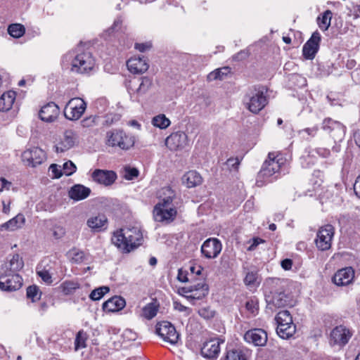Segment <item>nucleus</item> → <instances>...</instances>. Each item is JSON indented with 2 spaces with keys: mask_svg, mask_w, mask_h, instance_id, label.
Listing matches in <instances>:
<instances>
[{
  "mask_svg": "<svg viewBox=\"0 0 360 360\" xmlns=\"http://www.w3.org/2000/svg\"><path fill=\"white\" fill-rule=\"evenodd\" d=\"M112 243L123 252H129L139 246L143 240L140 227H124L113 233Z\"/></svg>",
  "mask_w": 360,
  "mask_h": 360,
  "instance_id": "nucleus-1",
  "label": "nucleus"
},
{
  "mask_svg": "<svg viewBox=\"0 0 360 360\" xmlns=\"http://www.w3.org/2000/svg\"><path fill=\"white\" fill-rule=\"evenodd\" d=\"M63 68L77 74H89L95 68V60L90 52L65 54L62 60Z\"/></svg>",
  "mask_w": 360,
  "mask_h": 360,
  "instance_id": "nucleus-2",
  "label": "nucleus"
},
{
  "mask_svg": "<svg viewBox=\"0 0 360 360\" xmlns=\"http://www.w3.org/2000/svg\"><path fill=\"white\" fill-rule=\"evenodd\" d=\"M167 191L169 195L164 197V202H159L153 209V218L156 221L169 223L176 216V210L171 207L174 195L170 190Z\"/></svg>",
  "mask_w": 360,
  "mask_h": 360,
  "instance_id": "nucleus-3",
  "label": "nucleus"
},
{
  "mask_svg": "<svg viewBox=\"0 0 360 360\" xmlns=\"http://www.w3.org/2000/svg\"><path fill=\"white\" fill-rule=\"evenodd\" d=\"M286 160L279 153L271 152L268 155V159L263 163L259 175L263 178H269L275 175L274 178H281L278 174L285 165Z\"/></svg>",
  "mask_w": 360,
  "mask_h": 360,
  "instance_id": "nucleus-4",
  "label": "nucleus"
},
{
  "mask_svg": "<svg viewBox=\"0 0 360 360\" xmlns=\"http://www.w3.org/2000/svg\"><path fill=\"white\" fill-rule=\"evenodd\" d=\"M134 138L122 130L114 129L106 134V143L109 146L128 150L134 145Z\"/></svg>",
  "mask_w": 360,
  "mask_h": 360,
  "instance_id": "nucleus-5",
  "label": "nucleus"
},
{
  "mask_svg": "<svg viewBox=\"0 0 360 360\" xmlns=\"http://www.w3.org/2000/svg\"><path fill=\"white\" fill-rule=\"evenodd\" d=\"M244 104L250 112L257 114L267 104V98L263 90L254 89L245 95Z\"/></svg>",
  "mask_w": 360,
  "mask_h": 360,
  "instance_id": "nucleus-6",
  "label": "nucleus"
},
{
  "mask_svg": "<svg viewBox=\"0 0 360 360\" xmlns=\"http://www.w3.org/2000/svg\"><path fill=\"white\" fill-rule=\"evenodd\" d=\"M79 143V136L72 129H66L57 141L55 148L56 153H65L74 148Z\"/></svg>",
  "mask_w": 360,
  "mask_h": 360,
  "instance_id": "nucleus-7",
  "label": "nucleus"
},
{
  "mask_svg": "<svg viewBox=\"0 0 360 360\" xmlns=\"http://www.w3.org/2000/svg\"><path fill=\"white\" fill-rule=\"evenodd\" d=\"M86 103L80 98L70 99L64 109L65 117L70 120H77L84 114Z\"/></svg>",
  "mask_w": 360,
  "mask_h": 360,
  "instance_id": "nucleus-8",
  "label": "nucleus"
},
{
  "mask_svg": "<svg viewBox=\"0 0 360 360\" xmlns=\"http://www.w3.org/2000/svg\"><path fill=\"white\" fill-rule=\"evenodd\" d=\"M335 229L332 225L326 224L321 226L319 229L315 239L316 247L322 251L330 249Z\"/></svg>",
  "mask_w": 360,
  "mask_h": 360,
  "instance_id": "nucleus-9",
  "label": "nucleus"
},
{
  "mask_svg": "<svg viewBox=\"0 0 360 360\" xmlns=\"http://www.w3.org/2000/svg\"><path fill=\"white\" fill-rule=\"evenodd\" d=\"M322 129L334 139L335 142L342 141L346 132V128L342 123L331 118H326L323 121Z\"/></svg>",
  "mask_w": 360,
  "mask_h": 360,
  "instance_id": "nucleus-10",
  "label": "nucleus"
},
{
  "mask_svg": "<svg viewBox=\"0 0 360 360\" xmlns=\"http://www.w3.org/2000/svg\"><path fill=\"white\" fill-rule=\"evenodd\" d=\"M156 333L164 341L172 345L177 343L179 338V335L176 328L168 321L158 323L156 326Z\"/></svg>",
  "mask_w": 360,
  "mask_h": 360,
  "instance_id": "nucleus-11",
  "label": "nucleus"
},
{
  "mask_svg": "<svg viewBox=\"0 0 360 360\" xmlns=\"http://www.w3.org/2000/svg\"><path fill=\"white\" fill-rule=\"evenodd\" d=\"M46 160L45 152L38 148L32 147L25 150L22 154V160L27 166L35 167Z\"/></svg>",
  "mask_w": 360,
  "mask_h": 360,
  "instance_id": "nucleus-12",
  "label": "nucleus"
},
{
  "mask_svg": "<svg viewBox=\"0 0 360 360\" xmlns=\"http://www.w3.org/2000/svg\"><path fill=\"white\" fill-rule=\"evenodd\" d=\"M188 144L186 134L181 131L172 133L165 139V146L171 151L182 150Z\"/></svg>",
  "mask_w": 360,
  "mask_h": 360,
  "instance_id": "nucleus-13",
  "label": "nucleus"
},
{
  "mask_svg": "<svg viewBox=\"0 0 360 360\" xmlns=\"http://www.w3.org/2000/svg\"><path fill=\"white\" fill-rule=\"evenodd\" d=\"M22 279L18 274H4L1 272L0 289L4 291H15L21 288Z\"/></svg>",
  "mask_w": 360,
  "mask_h": 360,
  "instance_id": "nucleus-14",
  "label": "nucleus"
},
{
  "mask_svg": "<svg viewBox=\"0 0 360 360\" xmlns=\"http://www.w3.org/2000/svg\"><path fill=\"white\" fill-rule=\"evenodd\" d=\"M221 248V243L217 238H209L203 243L201 252L205 257L212 259L218 256Z\"/></svg>",
  "mask_w": 360,
  "mask_h": 360,
  "instance_id": "nucleus-15",
  "label": "nucleus"
},
{
  "mask_svg": "<svg viewBox=\"0 0 360 360\" xmlns=\"http://www.w3.org/2000/svg\"><path fill=\"white\" fill-rule=\"evenodd\" d=\"M245 340L255 346H264L267 342V333L261 328H255L247 331L244 335Z\"/></svg>",
  "mask_w": 360,
  "mask_h": 360,
  "instance_id": "nucleus-16",
  "label": "nucleus"
},
{
  "mask_svg": "<svg viewBox=\"0 0 360 360\" xmlns=\"http://www.w3.org/2000/svg\"><path fill=\"white\" fill-rule=\"evenodd\" d=\"M59 115V107L53 102H50L43 105L39 112L40 119L46 122H55Z\"/></svg>",
  "mask_w": 360,
  "mask_h": 360,
  "instance_id": "nucleus-17",
  "label": "nucleus"
},
{
  "mask_svg": "<svg viewBox=\"0 0 360 360\" xmlns=\"http://www.w3.org/2000/svg\"><path fill=\"white\" fill-rule=\"evenodd\" d=\"M221 343H224V341L220 340L219 338L206 341L201 348V354L209 359H216L220 352Z\"/></svg>",
  "mask_w": 360,
  "mask_h": 360,
  "instance_id": "nucleus-18",
  "label": "nucleus"
},
{
  "mask_svg": "<svg viewBox=\"0 0 360 360\" xmlns=\"http://www.w3.org/2000/svg\"><path fill=\"white\" fill-rule=\"evenodd\" d=\"M321 35L319 32H314L311 38L306 42L302 49L303 56L307 59H312L318 51Z\"/></svg>",
  "mask_w": 360,
  "mask_h": 360,
  "instance_id": "nucleus-19",
  "label": "nucleus"
},
{
  "mask_svg": "<svg viewBox=\"0 0 360 360\" xmlns=\"http://www.w3.org/2000/svg\"><path fill=\"white\" fill-rule=\"evenodd\" d=\"M24 266L22 258L18 255H13L9 259L5 262L1 268V272L4 274H17Z\"/></svg>",
  "mask_w": 360,
  "mask_h": 360,
  "instance_id": "nucleus-20",
  "label": "nucleus"
},
{
  "mask_svg": "<svg viewBox=\"0 0 360 360\" xmlns=\"http://www.w3.org/2000/svg\"><path fill=\"white\" fill-rule=\"evenodd\" d=\"M267 307L273 309V307H283L288 303V297L283 292H270L266 295Z\"/></svg>",
  "mask_w": 360,
  "mask_h": 360,
  "instance_id": "nucleus-21",
  "label": "nucleus"
},
{
  "mask_svg": "<svg viewBox=\"0 0 360 360\" xmlns=\"http://www.w3.org/2000/svg\"><path fill=\"white\" fill-rule=\"evenodd\" d=\"M354 278V269L352 267H345L335 274L333 281L337 285H347L352 282Z\"/></svg>",
  "mask_w": 360,
  "mask_h": 360,
  "instance_id": "nucleus-22",
  "label": "nucleus"
},
{
  "mask_svg": "<svg viewBox=\"0 0 360 360\" xmlns=\"http://www.w3.org/2000/svg\"><path fill=\"white\" fill-rule=\"evenodd\" d=\"M128 70L134 74H141L145 72L149 68L144 57L134 56L127 62Z\"/></svg>",
  "mask_w": 360,
  "mask_h": 360,
  "instance_id": "nucleus-23",
  "label": "nucleus"
},
{
  "mask_svg": "<svg viewBox=\"0 0 360 360\" xmlns=\"http://www.w3.org/2000/svg\"><path fill=\"white\" fill-rule=\"evenodd\" d=\"M350 338L349 330L342 326L335 327L330 333V340L336 345H344Z\"/></svg>",
  "mask_w": 360,
  "mask_h": 360,
  "instance_id": "nucleus-24",
  "label": "nucleus"
},
{
  "mask_svg": "<svg viewBox=\"0 0 360 360\" xmlns=\"http://www.w3.org/2000/svg\"><path fill=\"white\" fill-rule=\"evenodd\" d=\"M108 223L107 217L102 214L90 217L86 221V225L91 231L99 232L106 229Z\"/></svg>",
  "mask_w": 360,
  "mask_h": 360,
  "instance_id": "nucleus-25",
  "label": "nucleus"
},
{
  "mask_svg": "<svg viewBox=\"0 0 360 360\" xmlns=\"http://www.w3.org/2000/svg\"><path fill=\"white\" fill-rule=\"evenodd\" d=\"M125 304V300L122 297L115 296L103 304V309L108 312H115L122 309Z\"/></svg>",
  "mask_w": 360,
  "mask_h": 360,
  "instance_id": "nucleus-26",
  "label": "nucleus"
},
{
  "mask_svg": "<svg viewBox=\"0 0 360 360\" xmlns=\"http://www.w3.org/2000/svg\"><path fill=\"white\" fill-rule=\"evenodd\" d=\"M25 223V216L22 214H17L15 217L8 220L0 226V230L13 231L22 228Z\"/></svg>",
  "mask_w": 360,
  "mask_h": 360,
  "instance_id": "nucleus-27",
  "label": "nucleus"
},
{
  "mask_svg": "<svg viewBox=\"0 0 360 360\" xmlns=\"http://www.w3.org/2000/svg\"><path fill=\"white\" fill-rule=\"evenodd\" d=\"M91 193V190L81 184H76L69 191V197L76 201L86 198Z\"/></svg>",
  "mask_w": 360,
  "mask_h": 360,
  "instance_id": "nucleus-28",
  "label": "nucleus"
},
{
  "mask_svg": "<svg viewBox=\"0 0 360 360\" xmlns=\"http://www.w3.org/2000/svg\"><path fill=\"white\" fill-rule=\"evenodd\" d=\"M313 153L314 151L310 152L307 155L303 156L301 158V164L303 167H309L311 164L314 163V158H313L314 154H311ZM314 153H317L322 158H327L330 155V150L325 148H319L314 150Z\"/></svg>",
  "mask_w": 360,
  "mask_h": 360,
  "instance_id": "nucleus-29",
  "label": "nucleus"
},
{
  "mask_svg": "<svg viewBox=\"0 0 360 360\" xmlns=\"http://www.w3.org/2000/svg\"><path fill=\"white\" fill-rule=\"evenodd\" d=\"M15 96V92L13 91L4 93L0 97V111L9 110L14 103Z\"/></svg>",
  "mask_w": 360,
  "mask_h": 360,
  "instance_id": "nucleus-30",
  "label": "nucleus"
},
{
  "mask_svg": "<svg viewBox=\"0 0 360 360\" xmlns=\"http://www.w3.org/2000/svg\"><path fill=\"white\" fill-rule=\"evenodd\" d=\"M93 180H116L117 174L112 170L95 169L92 174Z\"/></svg>",
  "mask_w": 360,
  "mask_h": 360,
  "instance_id": "nucleus-31",
  "label": "nucleus"
},
{
  "mask_svg": "<svg viewBox=\"0 0 360 360\" xmlns=\"http://www.w3.org/2000/svg\"><path fill=\"white\" fill-rule=\"evenodd\" d=\"M296 331V327L294 323L281 324L277 326V334L283 339H288L292 337Z\"/></svg>",
  "mask_w": 360,
  "mask_h": 360,
  "instance_id": "nucleus-32",
  "label": "nucleus"
},
{
  "mask_svg": "<svg viewBox=\"0 0 360 360\" xmlns=\"http://www.w3.org/2000/svg\"><path fill=\"white\" fill-rule=\"evenodd\" d=\"M248 352L242 349H232L227 351L225 360H248Z\"/></svg>",
  "mask_w": 360,
  "mask_h": 360,
  "instance_id": "nucleus-33",
  "label": "nucleus"
},
{
  "mask_svg": "<svg viewBox=\"0 0 360 360\" xmlns=\"http://www.w3.org/2000/svg\"><path fill=\"white\" fill-rule=\"evenodd\" d=\"M230 72L229 67L218 68L211 72L207 77L209 82L214 80H223L224 77Z\"/></svg>",
  "mask_w": 360,
  "mask_h": 360,
  "instance_id": "nucleus-34",
  "label": "nucleus"
},
{
  "mask_svg": "<svg viewBox=\"0 0 360 360\" xmlns=\"http://www.w3.org/2000/svg\"><path fill=\"white\" fill-rule=\"evenodd\" d=\"M332 18V13L330 11H326L321 17L318 18V25L321 30L326 31L328 29L330 25V20Z\"/></svg>",
  "mask_w": 360,
  "mask_h": 360,
  "instance_id": "nucleus-35",
  "label": "nucleus"
},
{
  "mask_svg": "<svg viewBox=\"0 0 360 360\" xmlns=\"http://www.w3.org/2000/svg\"><path fill=\"white\" fill-rule=\"evenodd\" d=\"M276 321L277 326H281V324H291L292 322V317L290 312L287 310H283L279 311L276 316Z\"/></svg>",
  "mask_w": 360,
  "mask_h": 360,
  "instance_id": "nucleus-36",
  "label": "nucleus"
},
{
  "mask_svg": "<svg viewBox=\"0 0 360 360\" xmlns=\"http://www.w3.org/2000/svg\"><path fill=\"white\" fill-rule=\"evenodd\" d=\"M152 124L160 129L167 128L170 124V120L163 114L155 116L152 120Z\"/></svg>",
  "mask_w": 360,
  "mask_h": 360,
  "instance_id": "nucleus-37",
  "label": "nucleus"
},
{
  "mask_svg": "<svg viewBox=\"0 0 360 360\" xmlns=\"http://www.w3.org/2000/svg\"><path fill=\"white\" fill-rule=\"evenodd\" d=\"M8 32L14 38H20L25 34V28L21 24H12L8 26Z\"/></svg>",
  "mask_w": 360,
  "mask_h": 360,
  "instance_id": "nucleus-38",
  "label": "nucleus"
},
{
  "mask_svg": "<svg viewBox=\"0 0 360 360\" xmlns=\"http://www.w3.org/2000/svg\"><path fill=\"white\" fill-rule=\"evenodd\" d=\"M198 290H191V294L186 295L187 297H191L195 300H200L205 297L209 292L208 285H201Z\"/></svg>",
  "mask_w": 360,
  "mask_h": 360,
  "instance_id": "nucleus-39",
  "label": "nucleus"
},
{
  "mask_svg": "<svg viewBox=\"0 0 360 360\" xmlns=\"http://www.w3.org/2000/svg\"><path fill=\"white\" fill-rule=\"evenodd\" d=\"M41 292L38 286L33 285L27 288V297L30 299L32 302H35L40 300Z\"/></svg>",
  "mask_w": 360,
  "mask_h": 360,
  "instance_id": "nucleus-40",
  "label": "nucleus"
},
{
  "mask_svg": "<svg viewBox=\"0 0 360 360\" xmlns=\"http://www.w3.org/2000/svg\"><path fill=\"white\" fill-rule=\"evenodd\" d=\"M60 288L62 289V292L65 295H71L77 289L79 288V285L78 283L72 281H68L63 282Z\"/></svg>",
  "mask_w": 360,
  "mask_h": 360,
  "instance_id": "nucleus-41",
  "label": "nucleus"
},
{
  "mask_svg": "<svg viewBox=\"0 0 360 360\" xmlns=\"http://www.w3.org/2000/svg\"><path fill=\"white\" fill-rule=\"evenodd\" d=\"M245 309L250 313V316H255L259 311V303L257 298H251L247 301Z\"/></svg>",
  "mask_w": 360,
  "mask_h": 360,
  "instance_id": "nucleus-42",
  "label": "nucleus"
},
{
  "mask_svg": "<svg viewBox=\"0 0 360 360\" xmlns=\"http://www.w3.org/2000/svg\"><path fill=\"white\" fill-rule=\"evenodd\" d=\"M240 165V160L238 158H230L224 164V169L229 170L231 173H236Z\"/></svg>",
  "mask_w": 360,
  "mask_h": 360,
  "instance_id": "nucleus-43",
  "label": "nucleus"
},
{
  "mask_svg": "<svg viewBox=\"0 0 360 360\" xmlns=\"http://www.w3.org/2000/svg\"><path fill=\"white\" fill-rule=\"evenodd\" d=\"M158 312L157 307L153 304H148L142 309V316L147 319H151L155 317Z\"/></svg>",
  "mask_w": 360,
  "mask_h": 360,
  "instance_id": "nucleus-44",
  "label": "nucleus"
},
{
  "mask_svg": "<svg viewBox=\"0 0 360 360\" xmlns=\"http://www.w3.org/2000/svg\"><path fill=\"white\" fill-rule=\"evenodd\" d=\"M69 256L71 260L77 264L82 263L85 258L84 252L77 248H73L70 250Z\"/></svg>",
  "mask_w": 360,
  "mask_h": 360,
  "instance_id": "nucleus-45",
  "label": "nucleus"
},
{
  "mask_svg": "<svg viewBox=\"0 0 360 360\" xmlns=\"http://www.w3.org/2000/svg\"><path fill=\"white\" fill-rule=\"evenodd\" d=\"M110 289L107 286H101L94 289L90 294L89 297L92 300H101L106 293L109 292Z\"/></svg>",
  "mask_w": 360,
  "mask_h": 360,
  "instance_id": "nucleus-46",
  "label": "nucleus"
},
{
  "mask_svg": "<svg viewBox=\"0 0 360 360\" xmlns=\"http://www.w3.org/2000/svg\"><path fill=\"white\" fill-rule=\"evenodd\" d=\"M152 85V80L147 77H143L141 78V82L136 89V94L142 95L146 93Z\"/></svg>",
  "mask_w": 360,
  "mask_h": 360,
  "instance_id": "nucleus-47",
  "label": "nucleus"
},
{
  "mask_svg": "<svg viewBox=\"0 0 360 360\" xmlns=\"http://www.w3.org/2000/svg\"><path fill=\"white\" fill-rule=\"evenodd\" d=\"M319 131V127L315 125L312 127H307L304 129L300 130L298 134L303 139H308L309 137H314Z\"/></svg>",
  "mask_w": 360,
  "mask_h": 360,
  "instance_id": "nucleus-48",
  "label": "nucleus"
},
{
  "mask_svg": "<svg viewBox=\"0 0 360 360\" xmlns=\"http://www.w3.org/2000/svg\"><path fill=\"white\" fill-rule=\"evenodd\" d=\"M139 175V171L136 167L126 166L123 169V177L127 180H131L137 178Z\"/></svg>",
  "mask_w": 360,
  "mask_h": 360,
  "instance_id": "nucleus-49",
  "label": "nucleus"
},
{
  "mask_svg": "<svg viewBox=\"0 0 360 360\" xmlns=\"http://www.w3.org/2000/svg\"><path fill=\"white\" fill-rule=\"evenodd\" d=\"M86 338L85 334L82 331H79L76 337L75 345V350H78L81 348H85Z\"/></svg>",
  "mask_w": 360,
  "mask_h": 360,
  "instance_id": "nucleus-50",
  "label": "nucleus"
},
{
  "mask_svg": "<svg viewBox=\"0 0 360 360\" xmlns=\"http://www.w3.org/2000/svg\"><path fill=\"white\" fill-rule=\"evenodd\" d=\"M120 115L114 112H110L104 116V124L110 126L114 123H116L120 120Z\"/></svg>",
  "mask_w": 360,
  "mask_h": 360,
  "instance_id": "nucleus-51",
  "label": "nucleus"
},
{
  "mask_svg": "<svg viewBox=\"0 0 360 360\" xmlns=\"http://www.w3.org/2000/svg\"><path fill=\"white\" fill-rule=\"evenodd\" d=\"M63 175L70 176L76 171V166L71 161H68L63 165L61 167Z\"/></svg>",
  "mask_w": 360,
  "mask_h": 360,
  "instance_id": "nucleus-52",
  "label": "nucleus"
},
{
  "mask_svg": "<svg viewBox=\"0 0 360 360\" xmlns=\"http://www.w3.org/2000/svg\"><path fill=\"white\" fill-rule=\"evenodd\" d=\"M49 172L50 173L52 178L58 179L63 176L62 169L60 165L56 164H52L49 168Z\"/></svg>",
  "mask_w": 360,
  "mask_h": 360,
  "instance_id": "nucleus-53",
  "label": "nucleus"
},
{
  "mask_svg": "<svg viewBox=\"0 0 360 360\" xmlns=\"http://www.w3.org/2000/svg\"><path fill=\"white\" fill-rule=\"evenodd\" d=\"M198 314L201 317L205 319H210L214 316L215 311L210 307H206L200 308L198 311Z\"/></svg>",
  "mask_w": 360,
  "mask_h": 360,
  "instance_id": "nucleus-54",
  "label": "nucleus"
},
{
  "mask_svg": "<svg viewBox=\"0 0 360 360\" xmlns=\"http://www.w3.org/2000/svg\"><path fill=\"white\" fill-rule=\"evenodd\" d=\"M198 179H202V176L196 170H189L184 174L181 180H195Z\"/></svg>",
  "mask_w": 360,
  "mask_h": 360,
  "instance_id": "nucleus-55",
  "label": "nucleus"
},
{
  "mask_svg": "<svg viewBox=\"0 0 360 360\" xmlns=\"http://www.w3.org/2000/svg\"><path fill=\"white\" fill-rule=\"evenodd\" d=\"M37 275L46 283L50 284L53 281L51 275L47 270L43 269V270L37 271Z\"/></svg>",
  "mask_w": 360,
  "mask_h": 360,
  "instance_id": "nucleus-56",
  "label": "nucleus"
},
{
  "mask_svg": "<svg viewBox=\"0 0 360 360\" xmlns=\"http://www.w3.org/2000/svg\"><path fill=\"white\" fill-rule=\"evenodd\" d=\"M65 234V230L63 226H58V225H56L53 226V236L56 239L61 238L62 237L64 236Z\"/></svg>",
  "mask_w": 360,
  "mask_h": 360,
  "instance_id": "nucleus-57",
  "label": "nucleus"
},
{
  "mask_svg": "<svg viewBox=\"0 0 360 360\" xmlns=\"http://www.w3.org/2000/svg\"><path fill=\"white\" fill-rule=\"evenodd\" d=\"M257 278V273L253 271L248 272L245 277L244 282L246 285H250L255 283Z\"/></svg>",
  "mask_w": 360,
  "mask_h": 360,
  "instance_id": "nucleus-58",
  "label": "nucleus"
},
{
  "mask_svg": "<svg viewBox=\"0 0 360 360\" xmlns=\"http://www.w3.org/2000/svg\"><path fill=\"white\" fill-rule=\"evenodd\" d=\"M152 46V44L150 42H146V43H136L135 44V49L139 51L140 52H145L148 50H149Z\"/></svg>",
  "mask_w": 360,
  "mask_h": 360,
  "instance_id": "nucleus-59",
  "label": "nucleus"
},
{
  "mask_svg": "<svg viewBox=\"0 0 360 360\" xmlns=\"http://www.w3.org/2000/svg\"><path fill=\"white\" fill-rule=\"evenodd\" d=\"M167 190H170L172 192L174 197L175 196L174 191L170 187L162 188L158 193V198L161 199L160 202H164V197L169 195Z\"/></svg>",
  "mask_w": 360,
  "mask_h": 360,
  "instance_id": "nucleus-60",
  "label": "nucleus"
},
{
  "mask_svg": "<svg viewBox=\"0 0 360 360\" xmlns=\"http://www.w3.org/2000/svg\"><path fill=\"white\" fill-rule=\"evenodd\" d=\"M349 15L354 19L360 18V4L353 5L349 11Z\"/></svg>",
  "mask_w": 360,
  "mask_h": 360,
  "instance_id": "nucleus-61",
  "label": "nucleus"
},
{
  "mask_svg": "<svg viewBox=\"0 0 360 360\" xmlns=\"http://www.w3.org/2000/svg\"><path fill=\"white\" fill-rule=\"evenodd\" d=\"M265 242L264 240L260 238H254L252 239L251 245L248 247V250L252 251L256 249V248L261 243H264Z\"/></svg>",
  "mask_w": 360,
  "mask_h": 360,
  "instance_id": "nucleus-62",
  "label": "nucleus"
},
{
  "mask_svg": "<svg viewBox=\"0 0 360 360\" xmlns=\"http://www.w3.org/2000/svg\"><path fill=\"white\" fill-rule=\"evenodd\" d=\"M174 307L175 309L179 311H184V312H190V309L183 305L181 303L179 302H174Z\"/></svg>",
  "mask_w": 360,
  "mask_h": 360,
  "instance_id": "nucleus-63",
  "label": "nucleus"
},
{
  "mask_svg": "<svg viewBox=\"0 0 360 360\" xmlns=\"http://www.w3.org/2000/svg\"><path fill=\"white\" fill-rule=\"evenodd\" d=\"M292 266V261L290 259H285L281 262V266L285 270H290Z\"/></svg>",
  "mask_w": 360,
  "mask_h": 360,
  "instance_id": "nucleus-64",
  "label": "nucleus"
}]
</instances>
